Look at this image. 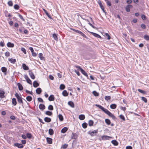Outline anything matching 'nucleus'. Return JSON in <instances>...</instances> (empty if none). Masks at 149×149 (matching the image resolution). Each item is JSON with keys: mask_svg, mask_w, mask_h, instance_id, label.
I'll return each mask as SVG.
<instances>
[{"mask_svg": "<svg viewBox=\"0 0 149 149\" xmlns=\"http://www.w3.org/2000/svg\"><path fill=\"white\" fill-rule=\"evenodd\" d=\"M95 106L99 108L100 109H101L102 111H104L105 113L107 114V115L108 114V113H109L110 112V111H109L108 110L104 108L103 107H102L100 105L96 104Z\"/></svg>", "mask_w": 149, "mask_h": 149, "instance_id": "1", "label": "nucleus"}, {"mask_svg": "<svg viewBox=\"0 0 149 149\" xmlns=\"http://www.w3.org/2000/svg\"><path fill=\"white\" fill-rule=\"evenodd\" d=\"M15 96L17 97L18 102L20 104H23V101L22 97H20L18 94L16 93L15 94Z\"/></svg>", "mask_w": 149, "mask_h": 149, "instance_id": "2", "label": "nucleus"}, {"mask_svg": "<svg viewBox=\"0 0 149 149\" xmlns=\"http://www.w3.org/2000/svg\"><path fill=\"white\" fill-rule=\"evenodd\" d=\"M24 78L26 79L27 82L30 84H32V81L31 80L29 79L28 76L25 75H24Z\"/></svg>", "mask_w": 149, "mask_h": 149, "instance_id": "3", "label": "nucleus"}, {"mask_svg": "<svg viewBox=\"0 0 149 149\" xmlns=\"http://www.w3.org/2000/svg\"><path fill=\"white\" fill-rule=\"evenodd\" d=\"M98 132V130H94V131L91 132L90 133L89 132L88 134H90L92 136H94L96 135V134Z\"/></svg>", "mask_w": 149, "mask_h": 149, "instance_id": "4", "label": "nucleus"}, {"mask_svg": "<svg viewBox=\"0 0 149 149\" xmlns=\"http://www.w3.org/2000/svg\"><path fill=\"white\" fill-rule=\"evenodd\" d=\"M14 146L17 147L19 148H23V146L22 144H19L18 143H15L14 144Z\"/></svg>", "mask_w": 149, "mask_h": 149, "instance_id": "5", "label": "nucleus"}, {"mask_svg": "<svg viewBox=\"0 0 149 149\" xmlns=\"http://www.w3.org/2000/svg\"><path fill=\"white\" fill-rule=\"evenodd\" d=\"M98 3L100 6L101 8L103 10V12H104V7L102 5V4L101 1H99L98 2Z\"/></svg>", "mask_w": 149, "mask_h": 149, "instance_id": "6", "label": "nucleus"}, {"mask_svg": "<svg viewBox=\"0 0 149 149\" xmlns=\"http://www.w3.org/2000/svg\"><path fill=\"white\" fill-rule=\"evenodd\" d=\"M132 7V5H128L125 8L127 11L129 12L130 11V8Z\"/></svg>", "mask_w": 149, "mask_h": 149, "instance_id": "7", "label": "nucleus"}, {"mask_svg": "<svg viewBox=\"0 0 149 149\" xmlns=\"http://www.w3.org/2000/svg\"><path fill=\"white\" fill-rule=\"evenodd\" d=\"M39 84L36 81L33 82V85L34 87L36 88L38 86H39Z\"/></svg>", "mask_w": 149, "mask_h": 149, "instance_id": "8", "label": "nucleus"}, {"mask_svg": "<svg viewBox=\"0 0 149 149\" xmlns=\"http://www.w3.org/2000/svg\"><path fill=\"white\" fill-rule=\"evenodd\" d=\"M4 92L2 90H0V97L3 98L4 97Z\"/></svg>", "mask_w": 149, "mask_h": 149, "instance_id": "9", "label": "nucleus"}, {"mask_svg": "<svg viewBox=\"0 0 149 149\" xmlns=\"http://www.w3.org/2000/svg\"><path fill=\"white\" fill-rule=\"evenodd\" d=\"M23 68L25 70H28L29 69L28 67L25 64H22Z\"/></svg>", "mask_w": 149, "mask_h": 149, "instance_id": "10", "label": "nucleus"}, {"mask_svg": "<svg viewBox=\"0 0 149 149\" xmlns=\"http://www.w3.org/2000/svg\"><path fill=\"white\" fill-rule=\"evenodd\" d=\"M29 74L31 78L33 79H35V77L33 73L31 72V71H29Z\"/></svg>", "mask_w": 149, "mask_h": 149, "instance_id": "11", "label": "nucleus"}, {"mask_svg": "<svg viewBox=\"0 0 149 149\" xmlns=\"http://www.w3.org/2000/svg\"><path fill=\"white\" fill-rule=\"evenodd\" d=\"M36 93L38 94H39L42 92V90H41L40 88H37L36 90Z\"/></svg>", "mask_w": 149, "mask_h": 149, "instance_id": "12", "label": "nucleus"}, {"mask_svg": "<svg viewBox=\"0 0 149 149\" xmlns=\"http://www.w3.org/2000/svg\"><path fill=\"white\" fill-rule=\"evenodd\" d=\"M48 100L50 101H54V97L53 95H51L48 98Z\"/></svg>", "mask_w": 149, "mask_h": 149, "instance_id": "13", "label": "nucleus"}, {"mask_svg": "<svg viewBox=\"0 0 149 149\" xmlns=\"http://www.w3.org/2000/svg\"><path fill=\"white\" fill-rule=\"evenodd\" d=\"M109 138H111V137L108 136H102V139L103 140H106L109 139Z\"/></svg>", "mask_w": 149, "mask_h": 149, "instance_id": "14", "label": "nucleus"}, {"mask_svg": "<svg viewBox=\"0 0 149 149\" xmlns=\"http://www.w3.org/2000/svg\"><path fill=\"white\" fill-rule=\"evenodd\" d=\"M90 33H91L93 36L98 38H101V36L98 34L92 32H90Z\"/></svg>", "mask_w": 149, "mask_h": 149, "instance_id": "15", "label": "nucleus"}, {"mask_svg": "<svg viewBox=\"0 0 149 149\" xmlns=\"http://www.w3.org/2000/svg\"><path fill=\"white\" fill-rule=\"evenodd\" d=\"M77 138V134L74 133H72L71 138L73 139H75Z\"/></svg>", "mask_w": 149, "mask_h": 149, "instance_id": "16", "label": "nucleus"}, {"mask_svg": "<svg viewBox=\"0 0 149 149\" xmlns=\"http://www.w3.org/2000/svg\"><path fill=\"white\" fill-rule=\"evenodd\" d=\"M39 107L40 109L42 110L45 109V106L43 104H40Z\"/></svg>", "mask_w": 149, "mask_h": 149, "instance_id": "17", "label": "nucleus"}, {"mask_svg": "<svg viewBox=\"0 0 149 149\" xmlns=\"http://www.w3.org/2000/svg\"><path fill=\"white\" fill-rule=\"evenodd\" d=\"M12 103L14 106H15L17 104V102L16 100V99L15 98H13L12 100Z\"/></svg>", "mask_w": 149, "mask_h": 149, "instance_id": "18", "label": "nucleus"}, {"mask_svg": "<svg viewBox=\"0 0 149 149\" xmlns=\"http://www.w3.org/2000/svg\"><path fill=\"white\" fill-rule=\"evenodd\" d=\"M45 121L49 123L51 121V119L50 118L46 117L44 118Z\"/></svg>", "mask_w": 149, "mask_h": 149, "instance_id": "19", "label": "nucleus"}, {"mask_svg": "<svg viewBox=\"0 0 149 149\" xmlns=\"http://www.w3.org/2000/svg\"><path fill=\"white\" fill-rule=\"evenodd\" d=\"M47 143L49 144H51L52 143V139L49 138H47Z\"/></svg>", "mask_w": 149, "mask_h": 149, "instance_id": "20", "label": "nucleus"}, {"mask_svg": "<svg viewBox=\"0 0 149 149\" xmlns=\"http://www.w3.org/2000/svg\"><path fill=\"white\" fill-rule=\"evenodd\" d=\"M7 46L8 47H13L14 46V45L13 43H12L10 42H8L7 44Z\"/></svg>", "mask_w": 149, "mask_h": 149, "instance_id": "21", "label": "nucleus"}, {"mask_svg": "<svg viewBox=\"0 0 149 149\" xmlns=\"http://www.w3.org/2000/svg\"><path fill=\"white\" fill-rule=\"evenodd\" d=\"M17 85H18V87L19 89V90L21 91L23 89V87L21 84H20L19 83H18L17 84Z\"/></svg>", "mask_w": 149, "mask_h": 149, "instance_id": "22", "label": "nucleus"}, {"mask_svg": "<svg viewBox=\"0 0 149 149\" xmlns=\"http://www.w3.org/2000/svg\"><path fill=\"white\" fill-rule=\"evenodd\" d=\"M79 118L80 120H82L85 119V117L84 115L81 114L79 115Z\"/></svg>", "mask_w": 149, "mask_h": 149, "instance_id": "23", "label": "nucleus"}, {"mask_svg": "<svg viewBox=\"0 0 149 149\" xmlns=\"http://www.w3.org/2000/svg\"><path fill=\"white\" fill-rule=\"evenodd\" d=\"M80 71L81 72L87 77H88V75L86 73L83 69H81Z\"/></svg>", "mask_w": 149, "mask_h": 149, "instance_id": "24", "label": "nucleus"}, {"mask_svg": "<svg viewBox=\"0 0 149 149\" xmlns=\"http://www.w3.org/2000/svg\"><path fill=\"white\" fill-rule=\"evenodd\" d=\"M68 130V129L67 127H65L61 130V132L62 133H64Z\"/></svg>", "mask_w": 149, "mask_h": 149, "instance_id": "25", "label": "nucleus"}, {"mask_svg": "<svg viewBox=\"0 0 149 149\" xmlns=\"http://www.w3.org/2000/svg\"><path fill=\"white\" fill-rule=\"evenodd\" d=\"M68 104L71 107L74 108V105L73 102L72 101H69L68 102Z\"/></svg>", "mask_w": 149, "mask_h": 149, "instance_id": "26", "label": "nucleus"}, {"mask_svg": "<svg viewBox=\"0 0 149 149\" xmlns=\"http://www.w3.org/2000/svg\"><path fill=\"white\" fill-rule=\"evenodd\" d=\"M8 60L11 63H15L16 62V60L15 59L9 58Z\"/></svg>", "mask_w": 149, "mask_h": 149, "instance_id": "27", "label": "nucleus"}, {"mask_svg": "<svg viewBox=\"0 0 149 149\" xmlns=\"http://www.w3.org/2000/svg\"><path fill=\"white\" fill-rule=\"evenodd\" d=\"M45 113L47 115L49 116H51L52 115V112L49 111H46Z\"/></svg>", "mask_w": 149, "mask_h": 149, "instance_id": "28", "label": "nucleus"}, {"mask_svg": "<svg viewBox=\"0 0 149 149\" xmlns=\"http://www.w3.org/2000/svg\"><path fill=\"white\" fill-rule=\"evenodd\" d=\"M111 143L114 145L117 146L118 143L117 141L116 140H113L111 141Z\"/></svg>", "mask_w": 149, "mask_h": 149, "instance_id": "29", "label": "nucleus"}, {"mask_svg": "<svg viewBox=\"0 0 149 149\" xmlns=\"http://www.w3.org/2000/svg\"><path fill=\"white\" fill-rule=\"evenodd\" d=\"M62 94L65 96H67L68 95V93L66 90H64Z\"/></svg>", "mask_w": 149, "mask_h": 149, "instance_id": "30", "label": "nucleus"}, {"mask_svg": "<svg viewBox=\"0 0 149 149\" xmlns=\"http://www.w3.org/2000/svg\"><path fill=\"white\" fill-rule=\"evenodd\" d=\"M108 115L109 116L111 117L113 119H115V116L113 115L110 112L108 113Z\"/></svg>", "mask_w": 149, "mask_h": 149, "instance_id": "31", "label": "nucleus"}, {"mask_svg": "<svg viewBox=\"0 0 149 149\" xmlns=\"http://www.w3.org/2000/svg\"><path fill=\"white\" fill-rule=\"evenodd\" d=\"M49 132L50 135H52L54 134V131L52 129H50L49 130Z\"/></svg>", "mask_w": 149, "mask_h": 149, "instance_id": "32", "label": "nucleus"}, {"mask_svg": "<svg viewBox=\"0 0 149 149\" xmlns=\"http://www.w3.org/2000/svg\"><path fill=\"white\" fill-rule=\"evenodd\" d=\"M110 108L113 109H115L116 107V105L115 104H112L110 105Z\"/></svg>", "mask_w": 149, "mask_h": 149, "instance_id": "33", "label": "nucleus"}, {"mask_svg": "<svg viewBox=\"0 0 149 149\" xmlns=\"http://www.w3.org/2000/svg\"><path fill=\"white\" fill-rule=\"evenodd\" d=\"M94 122L93 121L91 120H90L89 121L88 125L90 126L93 125Z\"/></svg>", "mask_w": 149, "mask_h": 149, "instance_id": "34", "label": "nucleus"}, {"mask_svg": "<svg viewBox=\"0 0 149 149\" xmlns=\"http://www.w3.org/2000/svg\"><path fill=\"white\" fill-rule=\"evenodd\" d=\"M138 91L139 92L143 94H146V92L145 91L142 90L140 89H138Z\"/></svg>", "mask_w": 149, "mask_h": 149, "instance_id": "35", "label": "nucleus"}, {"mask_svg": "<svg viewBox=\"0 0 149 149\" xmlns=\"http://www.w3.org/2000/svg\"><path fill=\"white\" fill-rule=\"evenodd\" d=\"M105 122L108 125H109L111 124V122L108 119H106L105 120Z\"/></svg>", "mask_w": 149, "mask_h": 149, "instance_id": "36", "label": "nucleus"}, {"mask_svg": "<svg viewBox=\"0 0 149 149\" xmlns=\"http://www.w3.org/2000/svg\"><path fill=\"white\" fill-rule=\"evenodd\" d=\"M58 118L60 121H62L63 120V116L59 114L58 116Z\"/></svg>", "mask_w": 149, "mask_h": 149, "instance_id": "37", "label": "nucleus"}, {"mask_svg": "<svg viewBox=\"0 0 149 149\" xmlns=\"http://www.w3.org/2000/svg\"><path fill=\"white\" fill-rule=\"evenodd\" d=\"M1 70L3 72H6L7 71V69L5 67H2L1 68Z\"/></svg>", "mask_w": 149, "mask_h": 149, "instance_id": "38", "label": "nucleus"}, {"mask_svg": "<svg viewBox=\"0 0 149 149\" xmlns=\"http://www.w3.org/2000/svg\"><path fill=\"white\" fill-rule=\"evenodd\" d=\"M65 88V86L63 84H61L60 86V89L63 90Z\"/></svg>", "mask_w": 149, "mask_h": 149, "instance_id": "39", "label": "nucleus"}, {"mask_svg": "<svg viewBox=\"0 0 149 149\" xmlns=\"http://www.w3.org/2000/svg\"><path fill=\"white\" fill-rule=\"evenodd\" d=\"M87 126V124L86 123H83L82 124V126L84 128H86Z\"/></svg>", "mask_w": 149, "mask_h": 149, "instance_id": "40", "label": "nucleus"}, {"mask_svg": "<svg viewBox=\"0 0 149 149\" xmlns=\"http://www.w3.org/2000/svg\"><path fill=\"white\" fill-rule=\"evenodd\" d=\"M32 97L31 96H28L26 97V100L30 102L32 100Z\"/></svg>", "mask_w": 149, "mask_h": 149, "instance_id": "41", "label": "nucleus"}, {"mask_svg": "<svg viewBox=\"0 0 149 149\" xmlns=\"http://www.w3.org/2000/svg\"><path fill=\"white\" fill-rule=\"evenodd\" d=\"M93 94L95 96H99V93L95 91L93 92Z\"/></svg>", "mask_w": 149, "mask_h": 149, "instance_id": "42", "label": "nucleus"}, {"mask_svg": "<svg viewBox=\"0 0 149 149\" xmlns=\"http://www.w3.org/2000/svg\"><path fill=\"white\" fill-rule=\"evenodd\" d=\"M105 99L107 100H110L111 99V97L110 96H106L105 98Z\"/></svg>", "mask_w": 149, "mask_h": 149, "instance_id": "43", "label": "nucleus"}, {"mask_svg": "<svg viewBox=\"0 0 149 149\" xmlns=\"http://www.w3.org/2000/svg\"><path fill=\"white\" fill-rule=\"evenodd\" d=\"M39 57L40 58V59L41 60H43L44 57H42V54L41 53H40L38 54Z\"/></svg>", "mask_w": 149, "mask_h": 149, "instance_id": "44", "label": "nucleus"}, {"mask_svg": "<svg viewBox=\"0 0 149 149\" xmlns=\"http://www.w3.org/2000/svg\"><path fill=\"white\" fill-rule=\"evenodd\" d=\"M144 38L146 40H149V36L148 35H145L144 36Z\"/></svg>", "mask_w": 149, "mask_h": 149, "instance_id": "45", "label": "nucleus"}, {"mask_svg": "<svg viewBox=\"0 0 149 149\" xmlns=\"http://www.w3.org/2000/svg\"><path fill=\"white\" fill-rule=\"evenodd\" d=\"M48 109L50 110H52L53 109V107L52 105H49L48 107Z\"/></svg>", "mask_w": 149, "mask_h": 149, "instance_id": "46", "label": "nucleus"}, {"mask_svg": "<svg viewBox=\"0 0 149 149\" xmlns=\"http://www.w3.org/2000/svg\"><path fill=\"white\" fill-rule=\"evenodd\" d=\"M141 99L143 101L145 102H147V100L146 98L144 97H142Z\"/></svg>", "mask_w": 149, "mask_h": 149, "instance_id": "47", "label": "nucleus"}, {"mask_svg": "<svg viewBox=\"0 0 149 149\" xmlns=\"http://www.w3.org/2000/svg\"><path fill=\"white\" fill-rule=\"evenodd\" d=\"M14 8L15 9L18 10L19 9V7L17 4H15L14 6Z\"/></svg>", "mask_w": 149, "mask_h": 149, "instance_id": "48", "label": "nucleus"}, {"mask_svg": "<svg viewBox=\"0 0 149 149\" xmlns=\"http://www.w3.org/2000/svg\"><path fill=\"white\" fill-rule=\"evenodd\" d=\"M53 37L54 38L55 40H57V39H58L57 37V36L56 34H53Z\"/></svg>", "mask_w": 149, "mask_h": 149, "instance_id": "49", "label": "nucleus"}, {"mask_svg": "<svg viewBox=\"0 0 149 149\" xmlns=\"http://www.w3.org/2000/svg\"><path fill=\"white\" fill-rule=\"evenodd\" d=\"M119 117L122 120H123V121H125V118L122 115H120L119 116Z\"/></svg>", "mask_w": 149, "mask_h": 149, "instance_id": "50", "label": "nucleus"}, {"mask_svg": "<svg viewBox=\"0 0 149 149\" xmlns=\"http://www.w3.org/2000/svg\"><path fill=\"white\" fill-rule=\"evenodd\" d=\"M26 136L28 138L31 139V138L32 135L30 133H27L26 134Z\"/></svg>", "mask_w": 149, "mask_h": 149, "instance_id": "51", "label": "nucleus"}, {"mask_svg": "<svg viewBox=\"0 0 149 149\" xmlns=\"http://www.w3.org/2000/svg\"><path fill=\"white\" fill-rule=\"evenodd\" d=\"M72 30L75 32H76L77 33H79L80 34L81 32L80 31L74 29H72Z\"/></svg>", "mask_w": 149, "mask_h": 149, "instance_id": "52", "label": "nucleus"}, {"mask_svg": "<svg viewBox=\"0 0 149 149\" xmlns=\"http://www.w3.org/2000/svg\"><path fill=\"white\" fill-rule=\"evenodd\" d=\"M68 145L65 144L63 146L62 148L64 149H65L68 147Z\"/></svg>", "mask_w": 149, "mask_h": 149, "instance_id": "53", "label": "nucleus"}, {"mask_svg": "<svg viewBox=\"0 0 149 149\" xmlns=\"http://www.w3.org/2000/svg\"><path fill=\"white\" fill-rule=\"evenodd\" d=\"M45 11V14H46V15H47V16L49 18H51V15H50L45 10H44Z\"/></svg>", "mask_w": 149, "mask_h": 149, "instance_id": "54", "label": "nucleus"}, {"mask_svg": "<svg viewBox=\"0 0 149 149\" xmlns=\"http://www.w3.org/2000/svg\"><path fill=\"white\" fill-rule=\"evenodd\" d=\"M8 4L10 6H12L13 5L12 2L11 1H9L8 2Z\"/></svg>", "mask_w": 149, "mask_h": 149, "instance_id": "55", "label": "nucleus"}, {"mask_svg": "<svg viewBox=\"0 0 149 149\" xmlns=\"http://www.w3.org/2000/svg\"><path fill=\"white\" fill-rule=\"evenodd\" d=\"M5 55L6 56H10V54L8 52H6L5 53Z\"/></svg>", "mask_w": 149, "mask_h": 149, "instance_id": "56", "label": "nucleus"}, {"mask_svg": "<svg viewBox=\"0 0 149 149\" xmlns=\"http://www.w3.org/2000/svg\"><path fill=\"white\" fill-rule=\"evenodd\" d=\"M18 14L20 18L23 21H24V18H23V17L21 15H20L19 13H18Z\"/></svg>", "mask_w": 149, "mask_h": 149, "instance_id": "57", "label": "nucleus"}, {"mask_svg": "<svg viewBox=\"0 0 149 149\" xmlns=\"http://www.w3.org/2000/svg\"><path fill=\"white\" fill-rule=\"evenodd\" d=\"M21 50L24 54H26V50L24 48H22L21 49Z\"/></svg>", "mask_w": 149, "mask_h": 149, "instance_id": "58", "label": "nucleus"}, {"mask_svg": "<svg viewBox=\"0 0 149 149\" xmlns=\"http://www.w3.org/2000/svg\"><path fill=\"white\" fill-rule=\"evenodd\" d=\"M105 35L107 37V39L108 40H109L110 39V36L107 33H106Z\"/></svg>", "mask_w": 149, "mask_h": 149, "instance_id": "59", "label": "nucleus"}, {"mask_svg": "<svg viewBox=\"0 0 149 149\" xmlns=\"http://www.w3.org/2000/svg\"><path fill=\"white\" fill-rule=\"evenodd\" d=\"M38 99L39 102H43V101L41 98H38Z\"/></svg>", "mask_w": 149, "mask_h": 149, "instance_id": "60", "label": "nucleus"}, {"mask_svg": "<svg viewBox=\"0 0 149 149\" xmlns=\"http://www.w3.org/2000/svg\"><path fill=\"white\" fill-rule=\"evenodd\" d=\"M80 34L81 36H82L83 37L85 38H86V36L82 32H81V33H80Z\"/></svg>", "mask_w": 149, "mask_h": 149, "instance_id": "61", "label": "nucleus"}, {"mask_svg": "<svg viewBox=\"0 0 149 149\" xmlns=\"http://www.w3.org/2000/svg\"><path fill=\"white\" fill-rule=\"evenodd\" d=\"M141 27L143 29H145L146 28V26L144 24H142L141 25Z\"/></svg>", "mask_w": 149, "mask_h": 149, "instance_id": "62", "label": "nucleus"}, {"mask_svg": "<svg viewBox=\"0 0 149 149\" xmlns=\"http://www.w3.org/2000/svg\"><path fill=\"white\" fill-rule=\"evenodd\" d=\"M49 78L50 79H51L52 80H53L54 79V77L52 76L51 75L49 76Z\"/></svg>", "mask_w": 149, "mask_h": 149, "instance_id": "63", "label": "nucleus"}, {"mask_svg": "<svg viewBox=\"0 0 149 149\" xmlns=\"http://www.w3.org/2000/svg\"><path fill=\"white\" fill-rule=\"evenodd\" d=\"M132 147L131 146H127L126 147V149H132Z\"/></svg>", "mask_w": 149, "mask_h": 149, "instance_id": "64", "label": "nucleus"}]
</instances>
